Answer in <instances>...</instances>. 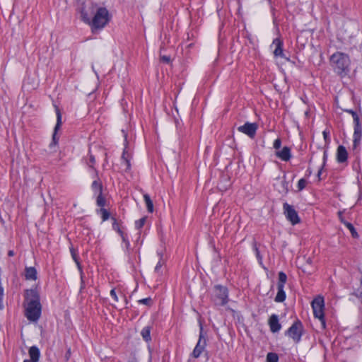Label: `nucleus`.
I'll return each instance as SVG.
<instances>
[{"label": "nucleus", "mask_w": 362, "mask_h": 362, "mask_svg": "<svg viewBox=\"0 0 362 362\" xmlns=\"http://www.w3.org/2000/svg\"><path fill=\"white\" fill-rule=\"evenodd\" d=\"M345 111L346 112H349V114L352 115V112H354L355 111H354L353 110H345Z\"/></svg>", "instance_id": "obj_49"}, {"label": "nucleus", "mask_w": 362, "mask_h": 362, "mask_svg": "<svg viewBox=\"0 0 362 362\" xmlns=\"http://www.w3.org/2000/svg\"><path fill=\"white\" fill-rule=\"evenodd\" d=\"M322 134H323V137L325 141V143L329 144L330 142L329 132L325 130V131H323Z\"/></svg>", "instance_id": "obj_36"}, {"label": "nucleus", "mask_w": 362, "mask_h": 362, "mask_svg": "<svg viewBox=\"0 0 362 362\" xmlns=\"http://www.w3.org/2000/svg\"><path fill=\"white\" fill-rule=\"evenodd\" d=\"M145 222H146V218L145 217L141 218L139 220L136 221H135V227H136V229L141 228L144 226Z\"/></svg>", "instance_id": "obj_31"}, {"label": "nucleus", "mask_w": 362, "mask_h": 362, "mask_svg": "<svg viewBox=\"0 0 362 362\" xmlns=\"http://www.w3.org/2000/svg\"><path fill=\"white\" fill-rule=\"evenodd\" d=\"M257 129L258 124L257 123L247 122L243 125L239 126L238 127V131L246 134L250 138L253 139L256 135Z\"/></svg>", "instance_id": "obj_11"}, {"label": "nucleus", "mask_w": 362, "mask_h": 362, "mask_svg": "<svg viewBox=\"0 0 362 362\" xmlns=\"http://www.w3.org/2000/svg\"><path fill=\"white\" fill-rule=\"evenodd\" d=\"M275 156L283 161H288L292 157L291 148L284 146L281 150L276 151Z\"/></svg>", "instance_id": "obj_14"}, {"label": "nucleus", "mask_w": 362, "mask_h": 362, "mask_svg": "<svg viewBox=\"0 0 362 362\" xmlns=\"http://www.w3.org/2000/svg\"><path fill=\"white\" fill-rule=\"evenodd\" d=\"M344 225L350 230L353 238H356L358 237V234L352 223L344 222Z\"/></svg>", "instance_id": "obj_25"}, {"label": "nucleus", "mask_w": 362, "mask_h": 362, "mask_svg": "<svg viewBox=\"0 0 362 362\" xmlns=\"http://www.w3.org/2000/svg\"><path fill=\"white\" fill-rule=\"evenodd\" d=\"M25 313L27 319L32 322H37L42 312L40 297L36 289H28L25 293Z\"/></svg>", "instance_id": "obj_1"}, {"label": "nucleus", "mask_w": 362, "mask_h": 362, "mask_svg": "<svg viewBox=\"0 0 362 362\" xmlns=\"http://www.w3.org/2000/svg\"><path fill=\"white\" fill-rule=\"evenodd\" d=\"M95 163V157L92 154H90L89 156V160L87 162V164L89 167L93 168V165Z\"/></svg>", "instance_id": "obj_37"}, {"label": "nucleus", "mask_w": 362, "mask_h": 362, "mask_svg": "<svg viewBox=\"0 0 362 362\" xmlns=\"http://www.w3.org/2000/svg\"><path fill=\"white\" fill-rule=\"evenodd\" d=\"M162 266H163V263H162L160 261H159V262L157 263V264H156V267H155V272H160V268L162 267Z\"/></svg>", "instance_id": "obj_44"}, {"label": "nucleus", "mask_w": 362, "mask_h": 362, "mask_svg": "<svg viewBox=\"0 0 362 362\" xmlns=\"http://www.w3.org/2000/svg\"><path fill=\"white\" fill-rule=\"evenodd\" d=\"M151 327L146 326V327H144L141 332V334L144 340L146 342L151 341Z\"/></svg>", "instance_id": "obj_20"}, {"label": "nucleus", "mask_w": 362, "mask_h": 362, "mask_svg": "<svg viewBox=\"0 0 362 362\" xmlns=\"http://www.w3.org/2000/svg\"><path fill=\"white\" fill-rule=\"evenodd\" d=\"M362 137V127L361 125L354 126V139H361Z\"/></svg>", "instance_id": "obj_27"}, {"label": "nucleus", "mask_w": 362, "mask_h": 362, "mask_svg": "<svg viewBox=\"0 0 362 362\" xmlns=\"http://www.w3.org/2000/svg\"><path fill=\"white\" fill-rule=\"evenodd\" d=\"M29 362H38L40 358V351L36 346H32L28 350Z\"/></svg>", "instance_id": "obj_17"}, {"label": "nucleus", "mask_w": 362, "mask_h": 362, "mask_svg": "<svg viewBox=\"0 0 362 362\" xmlns=\"http://www.w3.org/2000/svg\"><path fill=\"white\" fill-rule=\"evenodd\" d=\"M279 356L276 353L269 352L267 355V362H278Z\"/></svg>", "instance_id": "obj_28"}, {"label": "nucleus", "mask_w": 362, "mask_h": 362, "mask_svg": "<svg viewBox=\"0 0 362 362\" xmlns=\"http://www.w3.org/2000/svg\"><path fill=\"white\" fill-rule=\"evenodd\" d=\"M307 171L308 173V175H310L311 173H312V171L310 170H309V169Z\"/></svg>", "instance_id": "obj_51"}, {"label": "nucleus", "mask_w": 362, "mask_h": 362, "mask_svg": "<svg viewBox=\"0 0 362 362\" xmlns=\"http://www.w3.org/2000/svg\"><path fill=\"white\" fill-rule=\"evenodd\" d=\"M351 115H352V117H353V119H354V126H359V125H361L360 120H359V117H358V114L356 113V112H352Z\"/></svg>", "instance_id": "obj_34"}, {"label": "nucleus", "mask_w": 362, "mask_h": 362, "mask_svg": "<svg viewBox=\"0 0 362 362\" xmlns=\"http://www.w3.org/2000/svg\"><path fill=\"white\" fill-rule=\"evenodd\" d=\"M303 326L302 322L297 320L292 325L287 329L285 334L291 337L294 342L298 343L303 334Z\"/></svg>", "instance_id": "obj_9"}, {"label": "nucleus", "mask_w": 362, "mask_h": 362, "mask_svg": "<svg viewBox=\"0 0 362 362\" xmlns=\"http://www.w3.org/2000/svg\"><path fill=\"white\" fill-rule=\"evenodd\" d=\"M97 8V4L91 1H81V0H78L77 11L81 15V21L86 24H88Z\"/></svg>", "instance_id": "obj_4"}, {"label": "nucleus", "mask_w": 362, "mask_h": 362, "mask_svg": "<svg viewBox=\"0 0 362 362\" xmlns=\"http://www.w3.org/2000/svg\"><path fill=\"white\" fill-rule=\"evenodd\" d=\"M120 237L122 238V241L125 243L126 248L128 250L130 246V243L128 240L127 235L124 233L120 235Z\"/></svg>", "instance_id": "obj_33"}, {"label": "nucleus", "mask_w": 362, "mask_h": 362, "mask_svg": "<svg viewBox=\"0 0 362 362\" xmlns=\"http://www.w3.org/2000/svg\"><path fill=\"white\" fill-rule=\"evenodd\" d=\"M253 247H254V250L255 251V255H256L257 259H258L259 264H262V257L260 255L259 250V249H258V247L257 246V243H254Z\"/></svg>", "instance_id": "obj_30"}, {"label": "nucleus", "mask_w": 362, "mask_h": 362, "mask_svg": "<svg viewBox=\"0 0 362 362\" xmlns=\"http://www.w3.org/2000/svg\"><path fill=\"white\" fill-rule=\"evenodd\" d=\"M23 362H29V361H28V359H25V360L23 361Z\"/></svg>", "instance_id": "obj_52"}, {"label": "nucleus", "mask_w": 362, "mask_h": 362, "mask_svg": "<svg viewBox=\"0 0 362 362\" xmlns=\"http://www.w3.org/2000/svg\"><path fill=\"white\" fill-rule=\"evenodd\" d=\"M124 163H125V165H126V169L125 170L126 171H129L131 168V163H130V160L129 159H126Z\"/></svg>", "instance_id": "obj_42"}, {"label": "nucleus", "mask_w": 362, "mask_h": 362, "mask_svg": "<svg viewBox=\"0 0 362 362\" xmlns=\"http://www.w3.org/2000/svg\"><path fill=\"white\" fill-rule=\"evenodd\" d=\"M98 214L101 215V218L103 221H107L110 217V212L103 207H100L99 210L97 211Z\"/></svg>", "instance_id": "obj_23"}, {"label": "nucleus", "mask_w": 362, "mask_h": 362, "mask_svg": "<svg viewBox=\"0 0 362 362\" xmlns=\"http://www.w3.org/2000/svg\"><path fill=\"white\" fill-rule=\"evenodd\" d=\"M268 324L271 332L273 333L278 332L281 329V325L279 321V317L276 314H273L270 316Z\"/></svg>", "instance_id": "obj_13"}, {"label": "nucleus", "mask_w": 362, "mask_h": 362, "mask_svg": "<svg viewBox=\"0 0 362 362\" xmlns=\"http://www.w3.org/2000/svg\"><path fill=\"white\" fill-rule=\"evenodd\" d=\"M144 199L146 205L147 211L149 213H152L153 211V204L150 196L148 194H145L144 195Z\"/></svg>", "instance_id": "obj_21"}, {"label": "nucleus", "mask_w": 362, "mask_h": 362, "mask_svg": "<svg viewBox=\"0 0 362 362\" xmlns=\"http://www.w3.org/2000/svg\"><path fill=\"white\" fill-rule=\"evenodd\" d=\"M199 340L192 353V356L194 358H197L201 356L205 351L206 346V333L204 332V327L201 322L199 323Z\"/></svg>", "instance_id": "obj_8"}, {"label": "nucleus", "mask_w": 362, "mask_h": 362, "mask_svg": "<svg viewBox=\"0 0 362 362\" xmlns=\"http://www.w3.org/2000/svg\"><path fill=\"white\" fill-rule=\"evenodd\" d=\"M323 162H322V168H324L326 165V162H327V151L326 150L324 151V153H323Z\"/></svg>", "instance_id": "obj_41"}, {"label": "nucleus", "mask_w": 362, "mask_h": 362, "mask_svg": "<svg viewBox=\"0 0 362 362\" xmlns=\"http://www.w3.org/2000/svg\"><path fill=\"white\" fill-rule=\"evenodd\" d=\"M334 71L341 77H344L350 71L351 60L347 54L336 52L329 58Z\"/></svg>", "instance_id": "obj_2"}, {"label": "nucleus", "mask_w": 362, "mask_h": 362, "mask_svg": "<svg viewBox=\"0 0 362 362\" xmlns=\"http://www.w3.org/2000/svg\"><path fill=\"white\" fill-rule=\"evenodd\" d=\"M360 142H361L360 139H354V141H353V148H354V149L357 148V146L360 144Z\"/></svg>", "instance_id": "obj_43"}, {"label": "nucleus", "mask_w": 362, "mask_h": 362, "mask_svg": "<svg viewBox=\"0 0 362 362\" xmlns=\"http://www.w3.org/2000/svg\"><path fill=\"white\" fill-rule=\"evenodd\" d=\"M361 297L362 298V293H361Z\"/></svg>", "instance_id": "obj_54"}, {"label": "nucleus", "mask_w": 362, "mask_h": 362, "mask_svg": "<svg viewBox=\"0 0 362 362\" xmlns=\"http://www.w3.org/2000/svg\"><path fill=\"white\" fill-rule=\"evenodd\" d=\"M86 287V284L83 280V275L82 270L81 271V287H80V292L82 291L83 289H84Z\"/></svg>", "instance_id": "obj_38"}, {"label": "nucleus", "mask_w": 362, "mask_h": 362, "mask_svg": "<svg viewBox=\"0 0 362 362\" xmlns=\"http://www.w3.org/2000/svg\"><path fill=\"white\" fill-rule=\"evenodd\" d=\"M110 296L115 300V301H116V302L118 301V297L117 296V293H116V291H115V288H113V289H112L110 291Z\"/></svg>", "instance_id": "obj_40"}, {"label": "nucleus", "mask_w": 362, "mask_h": 362, "mask_svg": "<svg viewBox=\"0 0 362 362\" xmlns=\"http://www.w3.org/2000/svg\"><path fill=\"white\" fill-rule=\"evenodd\" d=\"M127 155V152L125 151H124L122 155V159L123 161H124L126 159H128V156H126Z\"/></svg>", "instance_id": "obj_47"}, {"label": "nucleus", "mask_w": 362, "mask_h": 362, "mask_svg": "<svg viewBox=\"0 0 362 362\" xmlns=\"http://www.w3.org/2000/svg\"><path fill=\"white\" fill-rule=\"evenodd\" d=\"M14 255H15V253H14L13 250H9V251L8 252V255L9 257H13V256H14Z\"/></svg>", "instance_id": "obj_48"}, {"label": "nucleus", "mask_w": 362, "mask_h": 362, "mask_svg": "<svg viewBox=\"0 0 362 362\" xmlns=\"http://www.w3.org/2000/svg\"><path fill=\"white\" fill-rule=\"evenodd\" d=\"M283 209L286 219L289 221L292 225H296L300 222L298 214L293 206L288 203H284Z\"/></svg>", "instance_id": "obj_10"}, {"label": "nucleus", "mask_w": 362, "mask_h": 362, "mask_svg": "<svg viewBox=\"0 0 362 362\" xmlns=\"http://www.w3.org/2000/svg\"><path fill=\"white\" fill-rule=\"evenodd\" d=\"M138 303L140 304H144V305H146L148 306H151L152 305L153 300L150 297H148V298L139 300Z\"/></svg>", "instance_id": "obj_32"}, {"label": "nucleus", "mask_w": 362, "mask_h": 362, "mask_svg": "<svg viewBox=\"0 0 362 362\" xmlns=\"http://www.w3.org/2000/svg\"><path fill=\"white\" fill-rule=\"evenodd\" d=\"M272 45L275 46L274 50V55L276 57L285 58L283 51V42L279 38H275L273 40Z\"/></svg>", "instance_id": "obj_15"}, {"label": "nucleus", "mask_w": 362, "mask_h": 362, "mask_svg": "<svg viewBox=\"0 0 362 362\" xmlns=\"http://www.w3.org/2000/svg\"><path fill=\"white\" fill-rule=\"evenodd\" d=\"M111 219L112 220V229L118 233V234L120 235L121 234L124 233L121 228V224L119 222L117 221V220L115 217H111Z\"/></svg>", "instance_id": "obj_22"}, {"label": "nucleus", "mask_w": 362, "mask_h": 362, "mask_svg": "<svg viewBox=\"0 0 362 362\" xmlns=\"http://www.w3.org/2000/svg\"><path fill=\"white\" fill-rule=\"evenodd\" d=\"M284 288V287H281V286H277L278 292L274 299L276 302L281 303L285 300L286 296Z\"/></svg>", "instance_id": "obj_19"}, {"label": "nucleus", "mask_w": 362, "mask_h": 362, "mask_svg": "<svg viewBox=\"0 0 362 362\" xmlns=\"http://www.w3.org/2000/svg\"><path fill=\"white\" fill-rule=\"evenodd\" d=\"M279 276V281L277 284V286L284 287V284L287 281V276L284 272H279L278 274Z\"/></svg>", "instance_id": "obj_24"}, {"label": "nucleus", "mask_w": 362, "mask_h": 362, "mask_svg": "<svg viewBox=\"0 0 362 362\" xmlns=\"http://www.w3.org/2000/svg\"><path fill=\"white\" fill-rule=\"evenodd\" d=\"M96 177H98V173H96ZM91 189L95 194H97L96 197V204L99 207H103L106 204V199L105 197L103 195V186L100 180L97 177L91 184Z\"/></svg>", "instance_id": "obj_7"}, {"label": "nucleus", "mask_w": 362, "mask_h": 362, "mask_svg": "<svg viewBox=\"0 0 362 362\" xmlns=\"http://www.w3.org/2000/svg\"><path fill=\"white\" fill-rule=\"evenodd\" d=\"M160 61L165 64H169L170 62V57L169 56L163 55L160 57Z\"/></svg>", "instance_id": "obj_39"}, {"label": "nucleus", "mask_w": 362, "mask_h": 362, "mask_svg": "<svg viewBox=\"0 0 362 362\" xmlns=\"http://www.w3.org/2000/svg\"><path fill=\"white\" fill-rule=\"evenodd\" d=\"M37 270L33 267H25V277L27 280H36L37 279Z\"/></svg>", "instance_id": "obj_18"}, {"label": "nucleus", "mask_w": 362, "mask_h": 362, "mask_svg": "<svg viewBox=\"0 0 362 362\" xmlns=\"http://www.w3.org/2000/svg\"><path fill=\"white\" fill-rule=\"evenodd\" d=\"M348 159V152L346 148L340 145L338 146L337 150V160L339 163H344L347 161Z\"/></svg>", "instance_id": "obj_16"}, {"label": "nucleus", "mask_w": 362, "mask_h": 362, "mask_svg": "<svg viewBox=\"0 0 362 362\" xmlns=\"http://www.w3.org/2000/svg\"><path fill=\"white\" fill-rule=\"evenodd\" d=\"M307 263L310 264H312V261H311V259L310 258H308V260H307Z\"/></svg>", "instance_id": "obj_50"}, {"label": "nucleus", "mask_w": 362, "mask_h": 362, "mask_svg": "<svg viewBox=\"0 0 362 362\" xmlns=\"http://www.w3.org/2000/svg\"><path fill=\"white\" fill-rule=\"evenodd\" d=\"M111 18L112 16L105 7L98 6L88 25L90 26L92 32L94 33L105 28Z\"/></svg>", "instance_id": "obj_3"}, {"label": "nucleus", "mask_w": 362, "mask_h": 362, "mask_svg": "<svg viewBox=\"0 0 362 362\" xmlns=\"http://www.w3.org/2000/svg\"><path fill=\"white\" fill-rule=\"evenodd\" d=\"M306 185H307V180L304 178H301L299 180L298 182V191H302L303 189H304L306 187Z\"/></svg>", "instance_id": "obj_29"}, {"label": "nucleus", "mask_w": 362, "mask_h": 362, "mask_svg": "<svg viewBox=\"0 0 362 362\" xmlns=\"http://www.w3.org/2000/svg\"><path fill=\"white\" fill-rule=\"evenodd\" d=\"M281 146V139L280 138H277L273 144V147L278 151Z\"/></svg>", "instance_id": "obj_35"}, {"label": "nucleus", "mask_w": 362, "mask_h": 362, "mask_svg": "<svg viewBox=\"0 0 362 362\" xmlns=\"http://www.w3.org/2000/svg\"><path fill=\"white\" fill-rule=\"evenodd\" d=\"M70 252H71V257H72L73 259L74 260V262L77 264L79 270L81 271L82 269H81V264H80V262H79V258H78V256L77 255L76 251L75 250V249L74 247H71L70 248Z\"/></svg>", "instance_id": "obj_26"}, {"label": "nucleus", "mask_w": 362, "mask_h": 362, "mask_svg": "<svg viewBox=\"0 0 362 362\" xmlns=\"http://www.w3.org/2000/svg\"><path fill=\"white\" fill-rule=\"evenodd\" d=\"M56 115H57V123L54 129V132L52 134V141L49 144V147L52 148L55 146L59 141V137L57 136V133L58 130L61 128L62 122V114L60 110L56 107Z\"/></svg>", "instance_id": "obj_12"}, {"label": "nucleus", "mask_w": 362, "mask_h": 362, "mask_svg": "<svg viewBox=\"0 0 362 362\" xmlns=\"http://www.w3.org/2000/svg\"><path fill=\"white\" fill-rule=\"evenodd\" d=\"M125 303L127 304L128 303V300L127 298H125Z\"/></svg>", "instance_id": "obj_53"}, {"label": "nucleus", "mask_w": 362, "mask_h": 362, "mask_svg": "<svg viewBox=\"0 0 362 362\" xmlns=\"http://www.w3.org/2000/svg\"><path fill=\"white\" fill-rule=\"evenodd\" d=\"M315 317L318 318L322 324V328L325 329L326 322L325 318V300L324 298L318 296L313 299L311 303Z\"/></svg>", "instance_id": "obj_6"}, {"label": "nucleus", "mask_w": 362, "mask_h": 362, "mask_svg": "<svg viewBox=\"0 0 362 362\" xmlns=\"http://www.w3.org/2000/svg\"><path fill=\"white\" fill-rule=\"evenodd\" d=\"M323 168H322V166H321V168L319 169V170H318V172H317V177H318L319 180H321L320 175H321V174H322V171Z\"/></svg>", "instance_id": "obj_46"}, {"label": "nucleus", "mask_w": 362, "mask_h": 362, "mask_svg": "<svg viewBox=\"0 0 362 362\" xmlns=\"http://www.w3.org/2000/svg\"><path fill=\"white\" fill-rule=\"evenodd\" d=\"M211 300L216 305L223 306L228 302V290L226 286L216 285L213 288Z\"/></svg>", "instance_id": "obj_5"}, {"label": "nucleus", "mask_w": 362, "mask_h": 362, "mask_svg": "<svg viewBox=\"0 0 362 362\" xmlns=\"http://www.w3.org/2000/svg\"><path fill=\"white\" fill-rule=\"evenodd\" d=\"M338 216H339V220L340 221L344 224V222H347L346 221H345L343 218V216H342V212L341 211H339L338 212Z\"/></svg>", "instance_id": "obj_45"}]
</instances>
